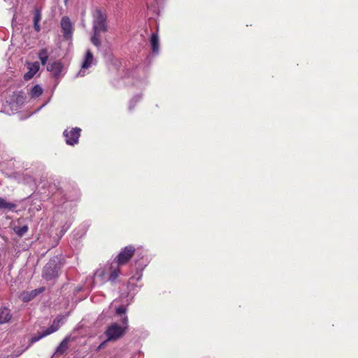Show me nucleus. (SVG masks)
I'll list each match as a JSON object with an SVG mask.
<instances>
[{
	"label": "nucleus",
	"mask_w": 358,
	"mask_h": 358,
	"mask_svg": "<svg viewBox=\"0 0 358 358\" xmlns=\"http://www.w3.org/2000/svg\"><path fill=\"white\" fill-rule=\"evenodd\" d=\"M120 274L118 264L115 262L107 263L99 267L94 273V277L89 276L86 279V288L92 289L96 285H103L106 282L112 284L116 283Z\"/></svg>",
	"instance_id": "1"
},
{
	"label": "nucleus",
	"mask_w": 358,
	"mask_h": 358,
	"mask_svg": "<svg viewBox=\"0 0 358 358\" xmlns=\"http://www.w3.org/2000/svg\"><path fill=\"white\" fill-rule=\"evenodd\" d=\"M92 23L93 34L91 36L90 41L92 43L96 48H100L101 42V33H106L108 31V25L106 22V15L101 10L96 9L94 11Z\"/></svg>",
	"instance_id": "2"
},
{
	"label": "nucleus",
	"mask_w": 358,
	"mask_h": 358,
	"mask_svg": "<svg viewBox=\"0 0 358 358\" xmlns=\"http://www.w3.org/2000/svg\"><path fill=\"white\" fill-rule=\"evenodd\" d=\"M127 309L123 306L116 308V314L120 317L122 326L117 323L110 324L105 331L107 341H115L122 337L128 328V317L126 315Z\"/></svg>",
	"instance_id": "3"
},
{
	"label": "nucleus",
	"mask_w": 358,
	"mask_h": 358,
	"mask_svg": "<svg viewBox=\"0 0 358 358\" xmlns=\"http://www.w3.org/2000/svg\"><path fill=\"white\" fill-rule=\"evenodd\" d=\"M60 263L57 259H50L43 267L42 276L47 280H55L59 276Z\"/></svg>",
	"instance_id": "4"
},
{
	"label": "nucleus",
	"mask_w": 358,
	"mask_h": 358,
	"mask_svg": "<svg viewBox=\"0 0 358 358\" xmlns=\"http://www.w3.org/2000/svg\"><path fill=\"white\" fill-rule=\"evenodd\" d=\"M62 320H63V317H62V316L57 317L54 320L52 325L50 327H48L43 333H38L37 334L34 335V336H32L31 338V339H30L31 343L32 344L34 343H36V342L38 341L39 340H41V338H44L45 336H48V335L57 331L61 326Z\"/></svg>",
	"instance_id": "5"
},
{
	"label": "nucleus",
	"mask_w": 358,
	"mask_h": 358,
	"mask_svg": "<svg viewBox=\"0 0 358 358\" xmlns=\"http://www.w3.org/2000/svg\"><path fill=\"white\" fill-rule=\"evenodd\" d=\"M95 64L96 60L94 57L92 52L90 51V50H87L81 64V68L77 73V76H85L89 73L87 70Z\"/></svg>",
	"instance_id": "6"
},
{
	"label": "nucleus",
	"mask_w": 358,
	"mask_h": 358,
	"mask_svg": "<svg viewBox=\"0 0 358 358\" xmlns=\"http://www.w3.org/2000/svg\"><path fill=\"white\" fill-rule=\"evenodd\" d=\"M81 129L78 127L68 128L64 130L63 134L66 144L74 145L78 143Z\"/></svg>",
	"instance_id": "7"
},
{
	"label": "nucleus",
	"mask_w": 358,
	"mask_h": 358,
	"mask_svg": "<svg viewBox=\"0 0 358 358\" xmlns=\"http://www.w3.org/2000/svg\"><path fill=\"white\" fill-rule=\"evenodd\" d=\"M134 251H135V249L131 245L125 247L119 253V255H117V257L116 258V260L113 261V262L118 264V267L120 268V266L125 264L131 259Z\"/></svg>",
	"instance_id": "8"
},
{
	"label": "nucleus",
	"mask_w": 358,
	"mask_h": 358,
	"mask_svg": "<svg viewBox=\"0 0 358 358\" xmlns=\"http://www.w3.org/2000/svg\"><path fill=\"white\" fill-rule=\"evenodd\" d=\"M60 24L64 38L66 39L71 38L73 27L70 18L67 16L63 17L61 20Z\"/></svg>",
	"instance_id": "9"
},
{
	"label": "nucleus",
	"mask_w": 358,
	"mask_h": 358,
	"mask_svg": "<svg viewBox=\"0 0 358 358\" xmlns=\"http://www.w3.org/2000/svg\"><path fill=\"white\" fill-rule=\"evenodd\" d=\"M27 66L28 71L24 75V79L29 80L31 79L39 70V64L37 62H27Z\"/></svg>",
	"instance_id": "10"
},
{
	"label": "nucleus",
	"mask_w": 358,
	"mask_h": 358,
	"mask_svg": "<svg viewBox=\"0 0 358 358\" xmlns=\"http://www.w3.org/2000/svg\"><path fill=\"white\" fill-rule=\"evenodd\" d=\"M62 69L63 66L59 62L50 63L47 66L48 71L51 72L55 77H57L61 74Z\"/></svg>",
	"instance_id": "11"
},
{
	"label": "nucleus",
	"mask_w": 358,
	"mask_h": 358,
	"mask_svg": "<svg viewBox=\"0 0 358 358\" xmlns=\"http://www.w3.org/2000/svg\"><path fill=\"white\" fill-rule=\"evenodd\" d=\"M41 18H42L41 9L39 8H35L34 12L33 21H34V28L36 32H39L41 31V26H40L39 23L41 20Z\"/></svg>",
	"instance_id": "12"
},
{
	"label": "nucleus",
	"mask_w": 358,
	"mask_h": 358,
	"mask_svg": "<svg viewBox=\"0 0 358 358\" xmlns=\"http://www.w3.org/2000/svg\"><path fill=\"white\" fill-rule=\"evenodd\" d=\"M150 45L152 53L154 55H158L159 52V39L157 34H152L150 36Z\"/></svg>",
	"instance_id": "13"
},
{
	"label": "nucleus",
	"mask_w": 358,
	"mask_h": 358,
	"mask_svg": "<svg viewBox=\"0 0 358 358\" xmlns=\"http://www.w3.org/2000/svg\"><path fill=\"white\" fill-rule=\"evenodd\" d=\"M11 318L10 311L7 308H0V324H4L8 322Z\"/></svg>",
	"instance_id": "14"
},
{
	"label": "nucleus",
	"mask_w": 358,
	"mask_h": 358,
	"mask_svg": "<svg viewBox=\"0 0 358 358\" xmlns=\"http://www.w3.org/2000/svg\"><path fill=\"white\" fill-rule=\"evenodd\" d=\"M17 207L14 203L8 202L5 199L0 196V210H7L13 211Z\"/></svg>",
	"instance_id": "15"
},
{
	"label": "nucleus",
	"mask_w": 358,
	"mask_h": 358,
	"mask_svg": "<svg viewBox=\"0 0 358 358\" xmlns=\"http://www.w3.org/2000/svg\"><path fill=\"white\" fill-rule=\"evenodd\" d=\"M69 338L67 337L65 338L57 348L55 354L59 355L64 354V352L69 348Z\"/></svg>",
	"instance_id": "16"
},
{
	"label": "nucleus",
	"mask_w": 358,
	"mask_h": 358,
	"mask_svg": "<svg viewBox=\"0 0 358 358\" xmlns=\"http://www.w3.org/2000/svg\"><path fill=\"white\" fill-rule=\"evenodd\" d=\"M43 92V88L39 85H36L30 90L29 96L31 99H36L39 97Z\"/></svg>",
	"instance_id": "17"
},
{
	"label": "nucleus",
	"mask_w": 358,
	"mask_h": 358,
	"mask_svg": "<svg viewBox=\"0 0 358 358\" xmlns=\"http://www.w3.org/2000/svg\"><path fill=\"white\" fill-rule=\"evenodd\" d=\"M45 288L44 287H39L38 289H35L34 290H31L29 293V296H24V301H30L31 299H34L35 296H36L38 294L43 292L45 291Z\"/></svg>",
	"instance_id": "18"
},
{
	"label": "nucleus",
	"mask_w": 358,
	"mask_h": 358,
	"mask_svg": "<svg viewBox=\"0 0 358 358\" xmlns=\"http://www.w3.org/2000/svg\"><path fill=\"white\" fill-rule=\"evenodd\" d=\"M38 57L41 60L42 65L46 64L49 57L48 50L46 48L41 49L38 52Z\"/></svg>",
	"instance_id": "19"
},
{
	"label": "nucleus",
	"mask_w": 358,
	"mask_h": 358,
	"mask_svg": "<svg viewBox=\"0 0 358 358\" xmlns=\"http://www.w3.org/2000/svg\"><path fill=\"white\" fill-rule=\"evenodd\" d=\"M13 230L17 236H22L27 232L28 227L27 225H23L22 227H15Z\"/></svg>",
	"instance_id": "20"
},
{
	"label": "nucleus",
	"mask_w": 358,
	"mask_h": 358,
	"mask_svg": "<svg viewBox=\"0 0 358 358\" xmlns=\"http://www.w3.org/2000/svg\"><path fill=\"white\" fill-rule=\"evenodd\" d=\"M141 279V275H139L138 276L131 277L128 282V287H131L136 286L135 285V282L139 281Z\"/></svg>",
	"instance_id": "21"
},
{
	"label": "nucleus",
	"mask_w": 358,
	"mask_h": 358,
	"mask_svg": "<svg viewBox=\"0 0 358 358\" xmlns=\"http://www.w3.org/2000/svg\"><path fill=\"white\" fill-rule=\"evenodd\" d=\"M141 99V96L138 95L131 99L129 103V110H131L134 107V104L136 103Z\"/></svg>",
	"instance_id": "22"
},
{
	"label": "nucleus",
	"mask_w": 358,
	"mask_h": 358,
	"mask_svg": "<svg viewBox=\"0 0 358 358\" xmlns=\"http://www.w3.org/2000/svg\"><path fill=\"white\" fill-rule=\"evenodd\" d=\"M79 197H80L79 192H76L74 196H68L66 198V201H76V200H78L79 199Z\"/></svg>",
	"instance_id": "23"
},
{
	"label": "nucleus",
	"mask_w": 358,
	"mask_h": 358,
	"mask_svg": "<svg viewBox=\"0 0 358 358\" xmlns=\"http://www.w3.org/2000/svg\"><path fill=\"white\" fill-rule=\"evenodd\" d=\"M106 341H108L106 340V341H105L102 342V343H101L98 346V348H97L96 350H101V348H103L105 346V345H106Z\"/></svg>",
	"instance_id": "24"
},
{
	"label": "nucleus",
	"mask_w": 358,
	"mask_h": 358,
	"mask_svg": "<svg viewBox=\"0 0 358 358\" xmlns=\"http://www.w3.org/2000/svg\"><path fill=\"white\" fill-rule=\"evenodd\" d=\"M148 8L150 10H153V12H157V8L155 6H152V5L151 6H148Z\"/></svg>",
	"instance_id": "25"
},
{
	"label": "nucleus",
	"mask_w": 358,
	"mask_h": 358,
	"mask_svg": "<svg viewBox=\"0 0 358 358\" xmlns=\"http://www.w3.org/2000/svg\"><path fill=\"white\" fill-rule=\"evenodd\" d=\"M46 103H47V102H46V103H45L44 104H43V105H42V106H41V107L37 110V111H38L39 110H41V108H42L43 106H45Z\"/></svg>",
	"instance_id": "26"
},
{
	"label": "nucleus",
	"mask_w": 358,
	"mask_h": 358,
	"mask_svg": "<svg viewBox=\"0 0 358 358\" xmlns=\"http://www.w3.org/2000/svg\"><path fill=\"white\" fill-rule=\"evenodd\" d=\"M159 1H160V0H155V1L156 2V3H157V4L159 3Z\"/></svg>",
	"instance_id": "27"
},
{
	"label": "nucleus",
	"mask_w": 358,
	"mask_h": 358,
	"mask_svg": "<svg viewBox=\"0 0 358 358\" xmlns=\"http://www.w3.org/2000/svg\"><path fill=\"white\" fill-rule=\"evenodd\" d=\"M0 358H8V357H0Z\"/></svg>",
	"instance_id": "28"
}]
</instances>
